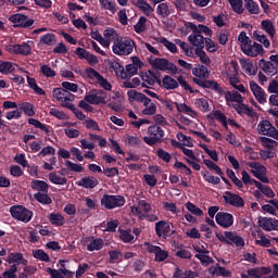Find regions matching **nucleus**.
Segmentation results:
<instances>
[{"label": "nucleus", "mask_w": 278, "mask_h": 278, "mask_svg": "<svg viewBox=\"0 0 278 278\" xmlns=\"http://www.w3.org/2000/svg\"><path fill=\"white\" fill-rule=\"evenodd\" d=\"M195 54L200 58L202 64H205V66H210V64H212V60H210V56H207V53H205L203 49L195 48Z\"/></svg>", "instance_id": "603ef678"}, {"label": "nucleus", "mask_w": 278, "mask_h": 278, "mask_svg": "<svg viewBox=\"0 0 278 278\" xmlns=\"http://www.w3.org/2000/svg\"><path fill=\"white\" fill-rule=\"evenodd\" d=\"M0 73L1 75H10V73H16L14 63L10 61H0Z\"/></svg>", "instance_id": "473e14b6"}, {"label": "nucleus", "mask_w": 278, "mask_h": 278, "mask_svg": "<svg viewBox=\"0 0 278 278\" xmlns=\"http://www.w3.org/2000/svg\"><path fill=\"white\" fill-rule=\"evenodd\" d=\"M103 249V239L98 238L90 241L87 245V251H101Z\"/></svg>", "instance_id": "a18cd8bd"}, {"label": "nucleus", "mask_w": 278, "mask_h": 278, "mask_svg": "<svg viewBox=\"0 0 278 278\" xmlns=\"http://www.w3.org/2000/svg\"><path fill=\"white\" fill-rule=\"evenodd\" d=\"M185 206L188 210V212H190V214H193V216H203V210H201L194 203L187 202Z\"/></svg>", "instance_id": "8fccbe9b"}, {"label": "nucleus", "mask_w": 278, "mask_h": 278, "mask_svg": "<svg viewBox=\"0 0 278 278\" xmlns=\"http://www.w3.org/2000/svg\"><path fill=\"white\" fill-rule=\"evenodd\" d=\"M163 86L165 90H175L177 88H179V83H177V80H175V78L166 75L163 78Z\"/></svg>", "instance_id": "f704fd0d"}, {"label": "nucleus", "mask_w": 278, "mask_h": 278, "mask_svg": "<svg viewBox=\"0 0 278 278\" xmlns=\"http://www.w3.org/2000/svg\"><path fill=\"white\" fill-rule=\"evenodd\" d=\"M127 96H128V101H130V103H134V101H137L138 103H143L144 108H149V103H151L150 98H148L144 93L138 92L134 89L128 90Z\"/></svg>", "instance_id": "6ab92c4d"}, {"label": "nucleus", "mask_w": 278, "mask_h": 278, "mask_svg": "<svg viewBox=\"0 0 278 278\" xmlns=\"http://www.w3.org/2000/svg\"><path fill=\"white\" fill-rule=\"evenodd\" d=\"M65 166H67L70 170H73V173H84V166H81V164L65 161Z\"/></svg>", "instance_id": "69168bd1"}, {"label": "nucleus", "mask_w": 278, "mask_h": 278, "mask_svg": "<svg viewBox=\"0 0 278 278\" xmlns=\"http://www.w3.org/2000/svg\"><path fill=\"white\" fill-rule=\"evenodd\" d=\"M148 253H154L155 262H165L168 258V251L162 250L159 245H149Z\"/></svg>", "instance_id": "5701e85b"}, {"label": "nucleus", "mask_w": 278, "mask_h": 278, "mask_svg": "<svg viewBox=\"0 0 278 278\" xmlns=\"http://www.w3.org/2000/svg\"><path fill=\"white\" fill-rule=\"evenodd\" d=\"M211 275H217V277H230L231 271L227 270V268L222 267L220 265H216L215 268L210 269Z\"/></svg>", "instance_id": "ea45409f"}, {"label": "nucleus", "mask_w": 278, "mask_h": 278, "mask_svg": "<svg viewBox=\"0 0 278 278\" xmlns=\"http://www.w3.org/2000/svg\"><path fill=\"white\" fill-rule=\"evenodd\" d=\"M155 233L157 238H164L167 239L169 236H173L170 233V223L166 220H160L155 223Z\"/></svg>", "instance_id": "f3484780"}, {"label": "nucleus", "mask_w": 278, "mask_h": 278, "mask_svg": "<svg viewBox=\"0 0 278 278\" xmlns=\"http://www.w3.org/2000/svg\"><path fill=\"white\" fill-rule=\"evenodd\" d=\"M149 74L150 75H148V74H146L144 76H143V81H146V84L148 85V86H153L154 84H162V80L160 79V78H157V74H155V73H153V72H151V71H149Z\"/></svg>", "instance_id": "a19ab883"}, {"label": "nucleus", "mask_w": 278, "mask_h": 278, "mask_svg": "<svg viewBox=\"0 0 278 278\" xmlns=\"http://www.w3.org/2000/svg\"><path fill=\"white\" fill-rule=\"evenodd\" d=\"M264 31H266V34H268V36H270V38H273L276 34L275 31V26L273 25V22L270 20H265L262 21L261 23Z\"/></svg>", "instance_id": "37998d69"}, {"label": "nucleus", "mask_w": 278, "mask_h": 278, "mask_svg": "<svg viewBox=\"0 0 278 278\" xmlns=\"http://www.w3.org/2000/svg\"><path fill=\"white\" fill-rule=\"evenodd\" d=\"M119 240H122V242H125V244H129V242H134V235H131V230L119 229Z\"/></svg>", "instance_id": "c03bdc74"}, {"label": "nucleus", "mask_w": 278, "mask_h": 278, "mask_svg": "<svg viewBox=\"0 0 278 278\" xmlns=\"http://www.w3.org/2000/svg\"><path fill=\"white\" fill-rule=\"evenodd\" d=\"M10 214L12 218L22 223H29L34 218V212L23 205H12L10 207Z\"/></svg>", "instance_id": "39448f33"}, {"label": "nucleus", "mask_w": 278, "mask_h": 278, "mask_svg": "<svg viewBox=\"0 0 278 278\" xmlns=\"http://www.w3.org/2000/svg\"><path fill=\"white\" fill-rule=\"evenodd\" d=\"M52 97H54L56 101H60L62 105H65V103H71V101H75V94L62 87L54 88L52 91Z\"/></svg>", "instance_id": "ddd939ff"}, {"label": "nucleus", "mask_w": 278, "mask_h": 278, "mask_svg": "<svg viewBox=\"0 0 278 278\" xmlns=\"http://www.w3.org/2000/svg\"><path fill=\"white\" fill-rule=\"evenodd\" d=\"M33 256L35 257V260H39L40 262H51V257H49V254H47L45 250L34 251Z\"/></svg>", "instance_id": "6e6d98bb"}, {"label": "nucleus", "mask_w": 278, "mask_h": 278, "mask_svg": "<svg viewBox=\"0 0 278 278\" xmlns=\"http://www.w3.org/2000/svg\"><path fill=\"white\" fill-rule=\"evenodd\" d=\"M273 269L270 267H253L241 274V278H262L264 275H270Z\"/></svg>", "instance_id": "4468645a"}, {"label": "nucleus", "mask_w": 278, "mask_h": 278, "mask_svg": "<svg viewBox=\"0 0 278 278\" xmlns=\"http://www.w3.org/2000/svg\"><path fill=\"white\" fill-rule=\"evenodd\" d=\"M80 188L86 190H92L99 186V180L94 176H85L78 182H76Z\"/></svg>", "instance_id": "4be33fe9"}, {"label": "nucleus", "mask_w": 278, "mask_h": 278, "mask_svg": "<svg viewBox=\"0 0 278 278\" xmlns=\"http://www.w3.org/2000/svg\"><path fill=\"white\" fill-rule=\"evenodd\" d=\"M215 220L219 227L229 229L233 225V215L230 213L219 212L215 216Z\"/></svg>", "instance_id": "a211bd4d"}, {"label": "nucleus", "mask_w": 278, "mask_h": 278, "mask_svg": "<svg viewBox=\"0 0 278 278\" xmlns=\"http://www.w3.org/2000/svg\"><path fill=\"white\" fill-rule=\"evenodd\" d=\"M10 23L13 24L14 29H34L36 21L23 13H15L9 16Z\"/></svg>", "instance_id": "7ed1b4c3"}, {"label": "nucleus", "mask_w": 278, "mask_h": 278, "mask_svg": "<svg viewBox=\"0 0 278 278\" xmlns=\"http://www.w3.org/2000/svg\"><path fill=\"white\" fill-rule=\"evenodd\" d=\"M245 10L250 12V14H258L260 13V5L253 0H244Z\"/></svg>", "instance_id": "de8ad7c7"}, {"label": "nucleus", "mask_w": 278, "mask_h": 278, "mask_svg": "<svg viewBox=\"0 0 278 278\" xmlns=\"http://www.w3.org/2000/svg\"><path fill=\"white\" fill-rule=\"evenodd\" d=\"M48 179L51 184H54V186H66V184H68V179H66V177H61L56 172L50 173Z\"/></svg>", "instance_id": "2f4dec72"}, {"label": "nucleus", "mask_w": 278, "mask_h": 278, "mask_svg": "<svg viewBox=\"0 0 278 278\" xmlns=\"http://www.w3.org/2000/svg\"><path fill=\"white\" fill-rule=\"evenodd\" d=\"M28 125H33V127H36V129H41V131H45V134H49V126L42 124L40 121L36 118H29Z\"/></svg>", "instance_id": "5fc2aeb1"}, {"label": "nucleus", "mask_w": 278, "mask_h": 278, "mask_svg": "<svg viewBox=\"0 0 278 278\" xmlns=\"http://www.w3.org/2000/svg\"><path fill=\"white\" fill-rule=\"evenodd\" d=\"M233 110L239 114V116H250V118H254V116H257V113L253 110L252 106H249L244 104V102H241L239 104H232Z\"/></svg>", "instance_id": "412c9836"}, {"label": "nucleus", "mask_w": 278, "mask_h": 278, "mask_svg": "<svg viewBox=\"0 0 278 278\" xmlns=\"http://www.w3.org/2000/svg\"><path fill=\"white\" fill-rule=\"evenodd\" d=\"M257 131L261 136H269V138L278 140V130L268 119H264L258 123Z\"/></svg>", "instance_id": "9d476101"}, {"label": "nucleus", "mask_w": 278, "mask_h": 278, "mask_svg": "<svg viewBox=\"0 0 278 278\" xmlns=\"http://www.w3.org/2000/svg\"><path fill=\"white\" fill-rule=\"evenodd\" d=\"M192 78L193 84H197L200 88H204L207 90H214L220 97H223V87L216 80H207L210 78V71L207 66L198 64L195 67H192Z\"/></svg>", "instance_id": "f257e3e1"}, {"label": "nucleus", "mask_w": 278, "mask_h": 278, "mask_svg": "<svg viewBox=\"0 0 278 278\" xmlns=\"http://www.w3.org/2000/svg\"><path fill=\"white\" fill-rule=\"evenodd\" d=\"M136 34H142L147 31V17L141 16L137 24L134 26Z\"/></svg>", "instance_id": "3c124183"}, {"label": "nucleus", "mask_w": 278, "mask_h": 278, "mask_svg": "<svg viewBox=\"0 0 278 278\" xmlns=\"http://www.w3.org/2000/svg\"><path fill=\"white\" fill-rule=\"evenodd\" d=\"M253 38H255L257 42H261V45H263L265 49H268V47H270V40H268V37H266V35H262L260 34V31L254 30Z\"/></svg>", "instance_id": "49530a36"}, {"label": "nucleus", "mask_w": 278, "mask_h": 278, "mask_svg": "<svg viewBox=\"0 0 278 278\" xmlns=\"http://www.w3.org/2000/svg\"><path fill=\"white\" fill-rule=\"evenodd\" d=\"M188 40L193 47H198L197 49H203L205 47V37L199 33H193L188 37Z\"/></svg>", "instance_id": "cd10ccee"}, {"label": "nucleus", "mask_w": 278, "mask_h": 278, "mask_svg": "<svg viewBox=\"0 0 278 278\" xmlns=\"http://www.w3.org/2000/svg\"><path fill=\"white\" fill-rule=\"evenodd\" d=\"M108 93L101 89H94L89 91L87 96H85V101L90 105H105L108 101Z\"/></svg>", "instance_id": "1a4fd4ad"}, {"label": "nucleus", "mask_w": 278, "mask_h": 278, "mask_svg": "<svg viewBox=\"0 0 278 278\" xmlns=\"http://www.w3.org/2000/svg\"><path fill=\"white\" fill-rule=\"evenodd\" d=\"M258 227H262L264 231H278V219L260 216Z\"/></svg>", "instance_id": "dca6fc26"}, {"label": "nucleus", "mask_w": 278, "mask_h": 278, "mask_svg": "<svg viewBox=\"0 0 278 278\" xmlns=\"http://www.w3.org/2000/svg\"><path fill=\"white\" fill-rule=\"evenodd\" d=\"M63 108H67V110H71V112H73V114H75V116H76V118H78V121H86V114H84V112H81L79 109H77L75 106V104L65 103V104H63Z\"/></svg>", "instance_id": "58836bf2"}, {"label": "nucleus", "mask_w": 278, "mask_h": 278, "mask_svg": "<svg viewBox=\"0 0 278 278\" xmlns=\"http://www.w3.org/2000/svg\"><path fill=\"white\" fill-rule=\"evenodd\" d=\"M179 86H181V88H184V90H188L190 92V94H194V92H199V90H194L192 87H190V84H188V81H186V79H184V76H178L177 78Z\"/></svg>", "instance_id": "680f3d73"}, {"label": "nucleus", "mask_w": 278, "mask_h": 278, "mask_svg": "<svg viewBox=\"0 0 278 278\" xmlns=\"http://www.w3.org/2000/svg\"><path fill=\"white\" fill-rule=\"evenodd\" d=\"M101 205L102 207H105V210H116V207H123V205H125V197L104 194L101 199Z\"/></svg>", "instance_id": "6e6552de"}, {"label": "nucleus", "mask_w": 278, "mask_h": 278, "mask_svg": "<svg viewBox=\"0 0 278 278\" xmlns=\"http://www.w3.org/2000/svg\"><path fill=\"white\" fill-rule=\"evenodd\" d=\"M247 166H249L251 169L250 173H252V175L255 176V173L257 175H266L268 173V169L266 168V166L262 165L260 162H248Z\"/></svg>", "instance_id": "c85d7f7f"}, {"label": "nucleus", "mask_w": 278, "mask_h": 278, "mask_svg": "<svg viewBox=\"0 0 278 278\" xmlns=\"http://www.w3.org/2000/svg\"><path fill=\"white\" fill-rule=\"evenodd\" d=\"M8 264H16L17 266H27L28 262L21 252H11L7 258Z\"/></svg>", "instance_id": "b1692460"}, {"label": "nucleus", "mask_w": 278, "mask_h": 278, "mask_svg": "<svg viewBox=\"0 0 278 278\" xmlns=\"http://www.w3.org/2000/svg\"><path fill=\"white\" fill-rule=\"evenodd\" d=\"M189 27L193 31V34H200V35L205 34V36H212L214 34V31L210 27H207L203 24H199L197 26L193 23H189Z\"/></svg>", "instance_id": "7c9ffc66"}, {"label": "nucleus", "mask_w": 278, "mask_h": 278, "mask_svg": "<svg viewBox=\"0 0 278 278\" xmlns=\"http://www.w3.org/2000/svg\"><path fill=\"white\" fill-rule=\"evenodd\" d=\"M156 155H157L159 160H162L166 164L170 163V160H173V155H170V153H168L166 150H164L162 148H159L156 150Z\"/></svg>", "instance_id": "864d4df0"}, {"label": "nucleus", "mask_w": 278, "mask_h": 278, "mask_svg": "<svg viewBox=\"0 0 278 278\" xmlns=\"http://www.w3.org/2000/svg\"><path fill=\"white\" fill-rule=\"evenodd\" d=\"M148 135L149 137H143V142L149 144V147H155V144L162 142L165 136L164 129H162L157 124L149 126Z\"/></svg>", "instance_id": "20e7f679"}, {"label": "nucleus", "mask_w": 278, "mask_h": 278, "mask_svg": "<svg viewBox=\"0 0 278 278\" xmlns=\"http://www.w3.org/2000/svg\"><path fill=\"white\" fill-rule=\"evenodd\" d=\"M241 51L244 55H249L250 58L264 55V47L253 40L249 45H241Z\"/></svg>", "instance_id": "f8f14e48"}, {"label": "nucleus", "mask_w": 278, "mask_h": 278, "mask_svg": "<svg viewBox=\"0 0 278 278\" xmlns=\"http://www.w3.org/2000/svg\"><path fill=\"white\" fill-rule=\"evenodd\" d=\"M261 142L265 144L267 149H276L278 142L268 138V137H261Z\"/></svg>", "instance_id": "338daca9"}, {"label": "nucleus", "mask_w": 278, "mask_h": 278, "mask_svg": "<svg viewBox=\"0 0 278 278\" xmlns=\"http://www.w3.org/2000/svg\"><path fill=\"white\" fill-rule=\"evenodd\" d=\"M136 7L139 8V10L146 15V16H153V13L155 12V9L147 2V0H137Z\"/></svg>", "instance_id": "a878e982"}, {"label": "nucleus", "mask_w": 278, "mask_h": 278, "mask_svg": "<svg viewBox=\"0 0 278 278\" xmlns=\"http://www.w3.org/2000/svg\"><path fill=\"white\" fill-rule=\"evenodd\" d=\"M203 164H205V166H207V168H210V170H215L216 175H225V173H223V169L219 168L218 165H216V163H214L212 160H203Z\"/></svg>", "instance_id": "13d9d810"}, {"label": "nucleus", "mask_w": 278, "mask_h": 278, "mask_svg": "<svg viewBox=\"0 0 278 278\" xmlns=\"http://www.w3.org/2000/svg\"><path fill=\"white\" fill-rule=\"evenodd\" d=\"M233 12L237 14H242L244 12V9H242V0H228Z\"/></svg>", "instance_id": "0e129e2a"}, {"label": "nucleus", "mask_w": 278, "mask_h": 278, "mask_svg": "<svg viewBox=\"0 0 278 278\" xmlns=\"http://www.w3.org/2000/svg\"><path fill=\"white\" fill-rule=\"evenodd\" d=\"M101 8L109 10L112 14H116V3L110 0H99Z\"/></svg>", "instance_id": "4d7b16f0"}, {"label": "nucleus", "mask_w": 278, "mask_h": 278, "mask_svg": "<svg viewBox=\"0 0 278 278\" xmlns=\"http://www.w3.org/2000/svg\"><path fill=\"white\" fill-rule=\"evenodd\" d=\"M176 43L179 45L180 49H182L184 53L188 55V58H192L194 55V48L188 46L186 41L178 39L176 40Z\"/></svg>", "instance_id": "79ce46f5"}, {"label": "nucleus", "mask_w": 278, "mask_h": 278, "mask_svg": "<svg viewBox=\"0 0 278 278\" xmlns=\"http://www.w3.org/2000/svg\"><path fill=\"white\" fill-rule=\"evenodd\" d=\"M34 199H36L38 203H41V205H51V203H53L49 193L37 192L34 194Z\"/></svg>", "instance_id": "e433bc0d"}, {"label": "nucleus", "mask_w": 278, "mask_h": 278, "mask_svg": "<svg viewBox=\"0 0 278 278\" xmlns=\"http://www.w3.org/2000/svg\"><path fill=\"white\" fill-rule=\"evenodd\" d=\"M174 168H179V170H181V173H185L187 177H190V175H192V169H190V167H188L182 162L176 161L174 164Z\"/></svg>", "instance_id": "e2e57ef3"}, {"label": "nucleus", "mask_w": 278, "mask_h": 278, "mask_svg": "<svg viewBox=\"0 0 278 278\" xmlns=\"http://www.w3.org/2000/svg\"><path fill=\"white\" fill-rule=\"evenodd\" d=\"M195 106L200 112H210V102L205 98H199L195 100Z\"/></svg>", "instance_id": "09e8293b"}, {"label": "nucleus", "mask_w": 278, "mask_h": 278, "mask_svg": "<svg viewBox=\"0 0 278 278\" xmlns=\"http://www.w3.org/2000/svg\"><path fill=\"white\" fill-rule=\"evenodd\" d=\"M201 175L204 181H207V184H213V186H218V184H220V178L217 176L207 175L205 172H201Z\"/></svg>", "instance_id": "bf43d9fd"}, {"label": "nucleus", "mask_w": 278, "mask_h": 278, "mask_svg": "<svg viewBox=\"0 0 278 278\" xmlns=\"http://www.w3.org/2000/svg\"><path fill=\"white\" fill-rule=\"evenodd\" d=\"M39 42L40 45H46L47 47H53V45L58 42V39L54 34L48 33L40 37Z\"/></svg>", "instance_id": "72a5a7b5"}, {"label": "nucleus", "mask_w": 278, "mask_h": 278, "mask_svg": "<svg viewBox=\"0 0 278 278\" xmlns=\"http://www.w3.org/2000/svg\"><path fill=\"white\" fill-rule=\"evenodd\" d=\"M156 14L160 18H168L170 14V9L166 2H162L156 7Z\"/></svg>", "instance_id": "c9c22d12"}, {"label": "nucleus", "mask_w": 278, "mask_h": 278, "mask_svg": "<svg viewBox=\"0 0 278 278\" xmlns=\"http://www.w3.org/2000/svg\"><path fill=\"white\" fill-rule=\"evenodd\" d=\"M224 233L228 242H230V244H235V247H240V248L244 247V239L238 236V233L233 231H225Z\"/></svg>", "instance_id": "393cba45"}, {"label": "nucleus", "mask_w": 278, "mask_h": 278, "mask_svg": "<svg viewBox=\"0 0 278 278\" xmlns=\"http://www.w3.org/2000/svg\"><path fill=\"white\" fill-rule=\"evenodd\" d=\"M223 199L227 205L232 207H244V199L239 194L232 193L231 191H226Z\"/></svg>", "instance_id": "2eb2a0df"}, {"label": "nucleus", "mask_w": 278, "mask_h": 278, "mask_svg": "<svg viewBox=\"0 0 278 278\" xmlns=\"http://www.w3.org/2000/svg\"><path fill=\"white\" fill-rule=\"evenodd\" d=\"M197 253L195 257L197 260H200L202 266H210V264H214V258H212L208 255H205V253H210L207 250H201L200 248L195 249Z\"/></svg>", "instance_id": "bb28decb"}, {"label": "nucleus", "mask_w": 278, "mask_h": 278, "mask_svg": "<svg viewBox=\"0 0 278 278\" xmlns=\"http://www.w3.org/2000/svg\"><path fill=\"white\" fill-rule=\"evenodd\" d=\"M250 89H251V92H253V96L255 97L256 101L261 103V105H264L265 103H267L266 91H264V89L260 87L257 83H255L254 80H251Z\"/></svg>", "instance_id": "aec40b11"}, {"label": "nucleus", "mask_w": 278, "mask_h": 278, "mask_svg": "<svg viewBox=\"0 0 278 278\" xmlns=\"http://www.w3.org/2000/svg\"><path fill=\"white\" fill-rule=\"evenodd\" d=\"M21 110H23L26 116H35L36 112L34 111V104L29 102H24L21 104Z\"/></svg>", "instance_id": "052dcab7"}, {"label": "nucleus", "mask_w": 278, "mask_h": 278, "mask_svg": "<svg viewBox=\"0 0 278 278\" xmlns=\"http://www.w3.org/2000/svg\"><path fill=\"white\" fill-rule=\"evenodd\" d=\"M134 47H136V42L129 37H117L113 41L112 50L115 55H131Z\"/></svg>", "instance_id": "f03ea898"}, {"label": "nucleus", "mask_w": 278, "mask_h": 278, "mask_svg": "<svg viewBox=\"0 0 278 278\" xmlns=\"http://www.w3.org/2000/svg\"><path fill=\"white\" fill-rule=\"evenodd\" d=\"M30 188L36 192L49 194V184H47L45 180H33Z\"/></svg>", "instance_id": "c756f323"}, {"label": "nucleus", "mask_w": 278, "mask_h": 278, "mask_svg": "<svg viewBox=\"0 0 278 278\" xmlns=\"http://www.w3.org/2000/svg\"><path fill=\"white\" fill-rule=\"evenodd\" d=\"M49 220L51 225L55 227H62L64 225V216L60 213H51L49 215Z\"/></svg>", "instance_id": "4c0bfd02"}, {"label": "nucleus", "mask_w": 278, "mask_h": 278, "mask_svg": "<svg viewBox=\"0 0 278 278\" xmlns=\"http://www.w3.org/2000/svg\"><path fill=\"white\" fill-rule=\"evenodd\" d=\"M152 68H156V71H169L173 75H177L179 73V68L175 63H170L168 59L156 58L150 61Z\"/></svg>", "instance_id": "0eeeda50"}, {"label": "nucleus", "mask_w": 278, "mask_h": 278, "mask_svg": "<svg viewBox=\"0 0 278 278\" xmlns=\"http://www.w3.org/2000/svg\"><path fill=\"white\" fill-rule=\"evenodd\" d=\"M46 271L49 273L51 278H64L62 268L53 269L51 267H48Z\"/></svg>", "instance_id": "774afa93"}, {"label": "nucleus", "mask_w": 278, "mask_h": 278, "mask_svg": "<svg viewBox=\"0 0 278 278\" xmlns=\"http://www.w3.org/2000/svg\"><path fill=\"white\" fill-rule=\"evenodd\" d=\"M260 68L266 73V75H269L273 77V75L278 74V54H273L269 56V61H266L264 59H261L258 61Z\"/></svg>", "instance_id": "423d86ee"}, {"label": "nucleus", "mask_w": 278, "mask_h": 278, "mask_svg": "<svg viewBox=\"0 0 278 278\" xmlns=\"http://www.w3.org/2000/svg\"><path fill=\"white\" fill-rule=\"evenodd\" d=\"M31 45H34V41L23 42L22 45H9L7 51L9 53H14L15 55H30Z\"/></svg>", "instance_id": "9b49d317"}]
</instances>
